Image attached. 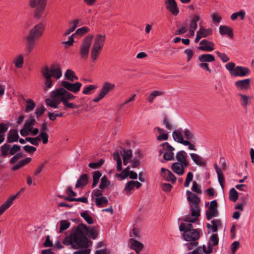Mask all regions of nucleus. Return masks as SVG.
Wrapping results in <instances>:
<instances>
[{
  "label": "nucleus",
  "mask_w": 254,
  "mask_h": 254,
  "mask_svg": "<svg viewBox=\"0 0 254 254\" xmlns=\"http://www.w3.org/2000/svg\"><path fill=\"white\" fill-rule=\"evenodd\" d=\"M161 171V176L166 181L172 183L176 182L177 178L171 171L164 168H162Z\"/></svg>",
  "instance_id": "5701e85b"
},
{
  "label": "nucleus",
  "mask_w": 254,
  "mask_h": 254,
  "mask_svg": "<svg viewBox=\"0 0 254 254\" xmlns=\"http://www.w3.org/2000/svg\"><path fill=\"white\" fill-rule=\"evenodd\" d=\"M18 194L9 197L0 207V215L9 208L12 204L13 201L17 197Z\"/></svg>",
  "instance_id": "bb28decb"
},
{
  "label": "nucleus",
  "mask_w": 254,
  "mask_h": 254,
  "mask_svg": "<svg viewBox=\"0 0 254 254\" xmlns=\"http://www.w3.org/2000/svg\"><path fill=\"white\" fill-rule=\"evenodd\" d=\"M141 186L142 184L138 181H130L126 183L124 191H126L127 194H130L131 191L134 189V188L138 189Z\"/></svg>",
  "instance_id": "b1692460"
},
{
  "label": "nucleus",
  "mask_w": 254,
  "mask_h": 254,
  "mask_svg": "<svg viewBox=\"0 0 254 254\" xmlns=\"http://www.w3.org/2000/svg\"><path fill=\"white\" fill-rule=\"evenodd\" d=\"M26 108L25 112H29L32 111L36 106V105L34 101L31 99H28L26 101Z\"/></svg>",
  "instance_id": "79ce46f5"
},
{
  "label": "nucleus",
  "mask_w": 254,
  "mask_h": 254,
  "mask_svg": "<svg viewBox=\"0 0 254 254\" xmlns=\"http://www.w3.org/2000/svg\"><path fill=\"white\" fill-rule=\"evenodd\" d=\"M96 205L99 207H102L107 205L108 200L106 196L96 197L95 198Z\"/></svg>",
  "instance_id": "72a5a7b5"
},
{
  "label": "nucleus",
  "mask_w": 254,
  "mask_h": 254,
  "mask_svg": "<svg viewBox=\"0 0 254 254\" xmlns=\"http://www.w3.org/2000/svg\"><path fill=\"white\" fill-rule=\"evenodd\" d=\"M115 87V85L109 82H105L100 91L106 96L110 92L113 91Z\"/></svg>",
  "instance_id": "c756f323"
},
{
  "label": "nucleus",
  "mask_w": 254,
  "mask_h": 254,
  "mask_svg": "<svg viewBox=\"0 0 254 254\" xmlns=\"http://www.w3.org/2000/svg\"><path fill=\"white\" fill-rule=\"evenodd\" d=\"M102 174L99 171H96L93 173V188L95 187L98 184L99 180Z\"/></svg>",
  "instance_id": "a19ab883"
},
{
  "label": "nucleus",
  "mask_w": 254,
  "mask_h": 254,
  "mask_svg": "<svg viewBox=\"0 0 254 254\" xmlns=\"http://www.w3.org/2000/svg\"><path fill=\"white\" fill-rule=\"evenodd\" d=\"M217 207L218 204L216 200H214L210 202L208 210L206 211V218L208 220H210L218 215Z\"/></svg>",
  "instance_id": "6ab92c4d"
},
{
  "label": "nucleus",
  "mask_w": 254,
  "mask_h": 254,
  "mask_svg": "<svg viewBox=\"0 0 254 254\" xmlns=\"http://www.w3.org/2000/svg\"><path fill=\"white\" fill-rule=\"evenodd\" d=\"M161 146L163 149L164 152L163 158L167 161L173 160L174 159V151L175 149L168 142H165L161 144Z\"/></svg>",
  "instance_id": "2eb2a0df"
},
{
  "label": "nucleus",
  "mask_w": 254,
  "mask_h": 254,
  "mask_svg": "<svg viewBox=\"0 0 254 254\" xmlns=\"http://www.w3.org/2000/svg\"><path fill=\"white\" fill-rule=\"evenodd\" d=\"M219 239L217 234H213L209 240V244L214 246L218 244Z\"/></svg>",
  "instance_id": "5fc2aeb1"
},
{
  "label": "nucleus",
  "mask_w": 254,
  "mask_h": 254,
  "mask_svg": "<svg viewBox=\"0 0 254 254\" xmlns=\"http://www.w3.org/2000/svg\"><path fill=\"white\" fill-rule=\"evenodd\" d=\"M90 31L89 28L87 26H84L81 28H78L76 30L75 32L73 34L74 36L77 35L79 36H81Z\"/></svg>",
  "instance_id": "c03bdc74"
},
{
  "label": "nucleus",
  "mask_w": 254,
  "mask_h": 254,
  "mask_svg": "<svg viewBox=\"0 0 254 254\" xmlns=\"http://www.w3.org/2000/svg\"><path fill=\"white\" fill-rule=\"evenodd\" d=\"M60 232L61 233L64 230L68 228L70 225V223L66 220H62L61 221Z\"/></svg>",
  "instance_id": "4d7b16f0"
},
{
  "label": "nucleus",
  "mask_w": 254,
  "mask_h": 254,
  "mask_svg": "<svg viewBox=\"0 0 254 254\" xmlns=\"http://www.w3.org/2000/svg\"><path fill=\"white\" fill-rule=\"evenodd\" d=\"M163 92L159 91H154L152 92L148 97V101L150 103H152L154 98L157 96L161 95Z\"/></svg>",
  "instance_id": "49530a36"
},
{
  "label": "nucleus",
  "mask_w": 254,
  "mask_h": 254,
  "mask_svg": "<svg viewBox=\"0 0 254 254\" xmlns=\"http://www.w3.org/2000/svg\"><path fill=\"white\" fill-rule=\"evenodd\" d=\"M40 137H41L43 144H46L48 142L49 136L47 132H40Z\"/></svg>",
  "instance_id": "0e129e2a"
},
{
  "label": "nucleus",
  "mask_w": 254,
  "mask_h": 254,
  "mask_svg": "<svg viewBox=\"0 0 254 254\" xmlns=\"http://www.w3.org/2000/svg\"><path fill=\"white\" fill-rule=\"evenodd\" d=\"M132 153L131 149H124L121 151L120 153L119 152H116L113 154V158L117 162V170L118 171H121L122 169V161L120 154L123 157L124 165H127V163L131 162Z\"/></svg>",
  "instance_id": "9d476101"
},
{
  "label": "nucleus",
  "mask_w": 254,
  "mask_h": 254,
  "mask_svg": "<svg viewBox=\"0 0 254 254\" xmlns=\"http://www.w3.org/2000/svg\"><path fill=\"white\" fill-rule=\"evenodd\" d=\"M212 35L211 28H205L203 26L200 25L199 30L196 32V38L194 42L196 43L199 42L200 40L203 38H206Z\"/></svg>",
  "instance_id": "f3484780"
},
{
  "label": "nucleus",
  "mask_w": 254,
  "mask_h": 254,
  "mask_svg": "<svg viewBox=\"0 0 254 254\" xmlns=\"http://www.w3.org/2000/svg\"><path fill=\"white\" fill-rule=\"evenodd\" d=\"M9 145L7 144H4L1 146V154L3 156H6L8 153V151L9 150Z\"/></svg>",
  "instance_id": "680f3d73"
},
{
  "label": "nucleus",
  "mask_w": 254,
  "mask_h": 254,
  "mask_svg": "<svg viewBox=\"0 0 254 254\" xmlns=\"http://www.w3.org/2000/svg\"><path fill=\"white\" fill-rule=\"evenodd\" d=\"M187 199L190 202V214L186 215L183 220L187 222H196L198 221L200 215V198L190 190L186 191Z\"/></svg>",
  "instance_id": "39448f33"
},
{
  "label": "nucleus",
  "mask_w": 254,
  "mask_h": 254,
  "mask_svg": "<svg viewBox=\"0 0 254 254\" xmlns=\"http://www.w3.org/2000/svg\"><path fill=\"white\" fill-rule=\"evenodd\" d=\"M93 38V35H88L82 41L79 48V55L81 59L86 60L88 58Z\"/></svg>",
  "instance_id": "f8f14e48"
},
{
  "label": "nucleus",
  "mask_w": 254,
  "mask_h": 254,
  "mask_svg": "<svg viewBox=\"0 0 254 254\" xmlns=\"http://www.w3.org/2000/svg\"><path fill=\"white\" fill-rule=\"evenodd\" d=\"M186 156L187 153L184 150L178 151L176 155L177 161L173 163L171 166L172 170L179 176L184 175L186 169L189 166Z\"/></svg>",
  "instance_id": "0eeeda50"
},
{
  "label": "nucleus",
  "mask_w": 254,
  "mask_h": 254,
  "mask_svg": "<svg viewBox=\"0 0 254 254\" xmlns=\"http://www.w3.org/2000/svg\"><path fill=\"white\" fill-rule=\"evenodd\" d=\"M41 73L44 79L43 90L45 91H47L52 87L54 83L52 77L56 79H59L62 76V70L60 66L58 64H53L50 67L44 66L41 70Z\"/></svg>",
  "instance_id": "423d86ee"
},
{
  "label": "nucleus",
  "mask_w": 254,
  "mask_h": 254,
  "mask_svg": "<svg viewBox=\"0 0 254 254\" xmlns=\"http://www.w3.org/2000/svg\"><path fill=\"white\" fill-rule=\"evenodd\" d=\"M200 19V16L198 14L193 15L192 18L190 20L189 28L196 29L197 27V22Z\"/></svg>",
  "instance_id": "c9c22d12"
},
{
  "label": "nucleus",
  "mask_w": 254,
  "mask_h": 254,
  "mask_svg": "<svg viewBox=\"0 0 254 254\" xmlns=\"http://www.w3.org/2000/svg\"><path fill=\"white\" fill-rule=\"evenodd\" d=\"M192 222H185L180 224L179 230L183 232L182 234L183 239L189 242L185 244V246L188 250H191L198 246L197 241L200 237V230L199 229H193Z\"/></svg>",
  "instance_id": "7ed1b4c3"
},
{
  "label": "nucleus",
  "mask_w": 254,
  "mask_h": 254,
  "mask_svg": "<svg viewBox=\"0 0 254 254\" xmlns=\"http://www.w3.org/2000/svg\"><path fill=\"white\" fill-rule=\"evenodd\" d=\"M23 149L28 153H32L36 150V148L27 145L23 146Z\"/></svg>",
  "instance_id": "69168bd1"
},
{
  "label": "nucleus",
  "mask_w": 254,
  "mask_h": 254,
  "mask_svg": "<svg viewBox=\"0 0 254 254\" xmlns=\"http://www.w3.org/2000/svg\"><path fill=\"white\" fill-rule=\"evenodd\" d=\"M198 65L201 68L206 70L207 71L209 72V73H211L212 71L210 69V68L209 67L208 64L207 63L200 62V63Z\"/></svg>",
  "instance_id": "338daca9"
},
{
  "label": "nucleus",
  "mask_w": 254,
  "mask_h": 254,
  "mask_svg": "<svg viewBox=\"0 0 254 254\" xmlns=\"http://www.w3.org/2000/svg\"><path fill=\"white\" fill-rule=\"evenodd\" d=\"M13 64L17 68H22L24 64V57L23 55L19 54L16 56L13 60Z\"/></svg>",
  "instance_id": "4c0bfd02"
},
{
  "label": "nucleus",
  "mask_w": 254,
  "mask_h": 254,
  "mask_svg": "<svg viewBox=\"0 0 254 254\" xmlns=\"http://www.w3.org/2000/svg\"><path fill=\"white\" fill-rule=\"evenodd\" d=\"M165 4L166 9L172 14L177 15L179 13V9L175 0H165Z\"/></svg>",
  "instance_id": "412c9836"
},
{
  "label": "nucleus",
  "mask_w": 254,
  "mask_h": 254,
  "mask_svg": "<svg viewBox=\"0 0 254 254\" xmlns=\"http://www.w3.org/2000/svg\"><path fill=\"white\" fill-rule=\"evenodd\" d=\"M211 224L207 223L206 227L209 230L208 233L216 232L218 228L221 227V222L219 219H214L211 221Z\"/></svg>",
  "instance_id": "a878e982"
},
{
  "label": "nucleus",
  "mask_w": 254,
  "mask_h": 254,
  "mask_svg": "<svg viewBox=\"0 0 254 254\" xmlns=\"http://www.w3.org/2000/svg\"><path fill=\"white\" fill-rule=\"evenodd\" d=\"M155 130H157L159 135L157 137V139L158 141H163V140H167L168 139V133L165 132V131L163 129L159 127H156L154 128Z\"/></svg>",
  "instance_id": "e433bc0d"
},
{
  "label": "nucleus",
  "mask_w": 254,
  "mask_h": 254,
  "mask_svg": "<svg viewBox=\"0 0 254 254\" xmlns=\"http://www.w3.org/2000/svg\"><path fill=\"white\" fill-rule=\"evenodd\" d=\"M44 107L43 106H41L36 109L35 113L37 117H40L44 113Z\"/></svg>",
  "instance_id": "774afa93"
},
{
  "label": "nucleus",
  "mask_w": 254,
  "mask_h": 254,
  "mask_svg": "<svg viewBox=\"0 0 254 254\" xmlns=\"http://www.w3.org/2000/svg\"><path fill=\"white\" fill-rule=\"evenodd\" d=\"M47 0H29V5L30 7L36 8L35 16L37 18H40L42 13L44 10Z\"/></svg>",
  "instance_id": "4468645a"
},
{
  "label": "nucleus",
  "mask_w": 254,
  "mask_h": 254,
  "mask_svg": "<svg viewBox=\"0 0 254 254\" xmlns=\"http://www.w3.org/2000/svg\"><path fill=\"white\" fill-rule=\"evenodd\" d=\"M110 184V182L108 180L106 176H104L101 180V183L99 186V188L101 190L105 189Z\"/></svg>",
  "instance_id": "37998d69"
},
{
  "label": "nucleus",
  "mask_w": 254,
  "mask_h": 254,
  "mask_svg": "<svg viewBox=\"0 0 254 254\" xmlns=\"http://www.w3.org/2000/svg\"><path fill=\"white\" fill-rule=\"evenodd\" d=\"M26 40V47H25V51L27 53L30 54L32 52V51L34 49L37 42L36 40L31 39L28 37H25Z\"/></svg>",
  "instance_id": "c85d7f7f"
},
{
  "label": "nucleus",
  "mask_w": 254,
  "mask_h": 254,
  "mask_svg": "<svg viewBox=\"0 0 254 254\" xmlns=\"http://www.w3.org/2000/svg\"><path fill=\"white\" fill-rule=\"evenodd\" d=\"M245 12L243 11H239L237 12L233 13L231 16V18L232 20H236L238 17H240L241 19H244L245 18Z\"/></svg>",
  "instance_id": "09e8293b"
},
{
  "label": "nucleus",
  "mask_w": 254,
  "mask_h": 254,
  "mask_svg": "<svg viewBox=\"0 0 254 254\" xmlns=\"http://www.w3.org/2000/svg\"><path fill=\"white\" fill-rule=\"evenodd\" d=\"M74 34H72L68 38V40L63 43V45L65 48L72 46L74 43Z\"/></svg>",
  "instance_id": "864d4df0"
},
{
  "label": "nucleus",
  "mask_w": 254,
  "mask_h": 254,
  "mask_svg": "<svg viewBox=\"0 0 254 254\" xmlns=\"http://www.w3.org/2000/svg\"><path fill=\"white\" fill-rule=\"evenodd\" d=\"M214 168L215 169L216 173L218 176V181L222 188H223V180H224V176L223 174L221 168H220L217 164H214Z\"/></svg>",
  "instance_id": "58836bf2"
},
{
  "label": "nucleus",
  "mask_w": 254,
  "mask_h": 254,
  "mask_svg": "<svg viewBox=\"0 0 254 254\" xmlns=\"http://www.w3.org/2000/svg\"><path fill=\"white\" fill-rule=\"evenodd\" d=\"M88 181V177L87 174H83L81 175L79 179L77 181L76 184V188H80L82 187L85 186Z\"/></svg>",
  "instance_id": "f704fd0d"
},
{
  "label": "nucleus",
  "mask_w": 254,
  "mask_h": 254,
  "mask_svg": "<svg viewBox=\"0 0 254 254\" xmlns=\"http://www.w3.org/2000/svg\"><path fill=\"white\" fill-rule=\"evenodd\" d=\"M238 198V192L235 190L234 188H232L230 190L229 192V199L235 202Z\"/></svg>",
  "instance_id": "a18cd8bd"
},
{
  "label": "nucleus",
  "mask_w": 254,
  "mask_h": 254,
  "mask_svg": "<svg viewBox=\"0 0 254 254\" xmlns=\"http://www.w3.org/2000/svg\"><path fill=\"white\" fill-rule=\"evenodd\" d=\"M251 83L250 78H245L235 81L234 85L238 91H248L251 88Z\"/></svg>",
  "instance_id": "a211bd4d"
},
{
  "label": "nucleus",
  "mask_w": 254,
  "mask_h": 254,
  "mask_svg": "<svg viewBox=\"0 0 254 254\" xmlns=\"http://www.w3.org/2000/svg\"><path fill=\"white\" fill-rule=\"evenodd\" d=\"M219 30L220 34L222 35H227L230 38L233 37V31L230 27L227 26L221 25Z\"/></svg>",
  "instance_id": "473e14b6"
},
{
  "label": "nucleus",
  "mask_w": 254,
  "mask_h": 254,
  "mask_svg": "<svg viewBox=\"0 0 254 254\" xmlns=\"http://www.w3.org/2000/svg\"><path fill=\"white\" fill-rule=\"evenodd\" d=\"M87 231L88 228L85 225L83 224L78 225L70 237H66L64 240L63 244L65 245H71L74 249L86 247L88 239L84 236V233Z\"/></svg>",
  "instance_id": "20e7f679"
},
{
  "label": "nucleus",
  "mask_w": 254,
  "mask_h": 254,
  "mask_svg": "<svg viewBox=\"0 0 254 254\" xmlns=\"http://www.w3.org/2000/svg\"><path fill=\"white\" fill-rule=\"evenodd\" d=\"M240 247V243L238 241L234 242L231 246V250L232 254H234L236 250Z\"/></svg>",
  "instance_id": "052dcab7"
},
{
  "label": "nucleus",
  "mask_w": 254,
  "mask_h": 254,
  "mask_svg": "<svg viewBox=\"0 0 254 254\" xmlns=\"http://www.w3.org/2000/svg\"><path fill=\"white\" fill-rule=\"evenodd\" d=\"M61 85L65 90L76 93L80 91L82 84L79 82L72 83L67 81H62Z\"/></svg>",
  "instance_id": "dca6fc26"
},
{
  "label": "nucleus",
  "mask_w": 254,
  "mask_h": 254,
  "mask_svg": "<svg viewBox=\"0 0 254 254\" xmlns=\"http://www.w3.org/2000/svg\"><path fill=\"white\" fill-rule=\"evenodd\" d=\"M198 60L200 62L211 63L215 61V57L211 54H204L199 55Z\"/></svg>",
  "instance_id": "7c9ffc66"
},
{
  "label": "nucleus",
  "mask_w": 254,
  "mask_h": 254,
  "mask_svg": "<svg viewBox=\"0 0 254 254\" xmlns=\"http://www.w3.org/2000/svg\"><path fill=\"white\" fill-rule=\"evenodd\" d=\"M199 45L198 49L202 51L211 52L214 49V43L206 39L201 40Z\"/></svg>",
  "instance_id": "4be33fe9"
},
{
  "label": "nucleus",
  "mask_w": 254,
  "mask_h": 254,
  "mask_svg": "<svg viewBox=\"0 0 254 254\" xmlns=\"http://www.w3.org/2000/svg\"><path fill=\"white\" fill-rule=\"evenodd\" d=\"M192 190L198 194H201L202 192L199 185L196 182H193Z\"/></svg>",
  "instance_id": "13d9d810"
},
{
  "label": "nucleus",
  "mask_w": 254,
  "mask_h": 254,
  "mask_svg": "<svg viewBox=\"0 0 254 254\" xmlns=\"http://www.w3.org/2000/svg\"><path fill=\"white\" fill-rule=\"evenodd\" d=\"M241 106L246 109L251 105L252 97L244 93H239L237 95Z\"/></svg>",
  "instance_id": "aec40b11"
},
{
  "label": "nucleus",
  "mask_w": 254,
  "mask_h": 254,
  "mask_svg": "<svg viewBox=\"0 0 254 254\" xmlns=\"http://www.w3.org/2000/svg\"><path fill=\"white\" fill-rule=\"evenodd\" d=\"M104 163V160L103 159H101L98 162H93L90 163L89 164V167L92 169H97L100 168Z\"/></svg>",
  "instance_id": "603ef678"
},
{
  "label": "nucleus",
  "mask_w": 254,
  "mask_h": 254,
  "mask_svg": "<svg viewBox=\"0 0 254 254\" xmlns=\"http://www.w3.org/2000/svg\"><path fill=\"white\" fill-rule=\"evenodd\" d=\"M190 155L192 160L196 165L199 166H204L206 165V160L199 155L195 153H191Z\"/></svg>",
  "instance_id": "393cba45"
},
{
  "label": "nucleus",
  "mask_w": 254,
  "mask_h": 254,
  "mask_svg": "<svg viewBox=\"0 0 254 254\" xmlns=\"http://www.w3.org/2000/svg\"><path fill=\"white\" fill-rule=\"evenodd\" d=\"M36 124V121L35 119L32 117H29L25 121L23 128L20 129V134L22 136H27L29 135H37L39 130L38 128L34 127Z\"/></svg>",
  "instance_id": "9b49d317"
},
{
  "label": "nucleus",
  "mask_w": 254,
  "mask_h": 254,
  "mask_svg": "<svg viewBox=\"0 0 254 254\" xmlns=\"http://www.w3.org/2000/svg\"><path fill=\"white\" fill-rule=\"evenodd\" d=\"M216 53L223 62L226 63L230 60V58L225 53H220L219 51H216Z\"/></svg>",
  "instance_id": "6e6d98bb"
},
{
  "label": "nucleus",
  "mask_w": 254,
  "mask_h": 254,
  "mask_svg": "<svg viewBox=\"0 0 254 254\" xmlns=\"http://www.w3.org/2000/svg\"><path fill=\"white\" fill-rule=\"evenodd\" d=\"M225 66L232 76L244 77L248 76L251 73V70L249 67L242 65L236 66L233 62L226 64Z\"/></svg>",
  "instance_id": "6e6552de"
},
{
  "label": "nucleus",
  "mask_w": 254,
  "mask_h": 254,
  "mask_svg": "<svg viewBox=\"0 0 254 254\" xmlns=\"http://www.w3.org/2000/svg\"><path fill=\"white\" fill-rule=\"evenodd\" d=\"M19 136L16 129H11L7 135V141L9 143L16 142L18 140Z\"/></svg>",
  "instance_id": "2f4dec72"
},
{
  "label": "nucleus",
  "mask_w": 254,
  "mask_h": 254,
  "mask_svg": "<svg viewBox=\"0 0 254 254\" xmlns=\"http://www.w3.org/2000/svg\"><path fill=\"white\" fill-rule=\"evenodd\" d=\"M106 36L105 34L96 35L94 44L91 48V57L93 61H96L104 45Z\"/></svg>",
  "instance_id": "1a4fd4ad"
},
{
  "label": "nucleus",
  "mask_w": 254,
  "mask_h": 254,
  "mask_svg": "<svg viewBox=\"0 0 254 254\" xmlns=\"http://www.w3.org/2000/svg\"><path fill=\"white\" fill-rule=\"evenodd\" d=\"M64 76L67 80L70 81H73L74 80H77L78 77L76 76L74 71L71 69H67L64 73Z\"/></svg>",
  "instance_id": "ea45409f"
},
{
  "label": "nucleus",
  "mask_w": 254,
  "mask_h": 254,
  "mask_svg": "<svg viewBox=\"0 0 254 254\" xmlns=\"http://www.w3.org/2000/svg\"><path fill=\"white\" fill-rule=\"evenodd\" d=\"M172 137L176 142L188 146L189 150H196L197 139L192 129L179 128L173 131Z\"/></svg>",
  "instance_id": "f03ea898"
},
{
  "label": "nucleus",
  "mask_w": 254,
  "mask_h": 254,
  "mask_svg": "<svg viewBox=\"0 0 254 254\" xmlns=\"http://www.w3.org/2000/svg\"><path fill=\"white\" fill-rule=\"evenodd\" d=\"M97 88V86L94 85H89L84 87L82 93L85 95H89L92 91L95 90Z\"/></svg>",
  "instance_id": "de8ad7c7"
},
{
  "label": "nucleus",
  "mask_w": 254,
  "mask_h": 254,
  "mask_svg": "<svg viewBox=\"0 0 254 254\" xmlns=\"http://www.w3.org/2000/svg\"><path fill=\"white\" fill-rule=\"evenodd\" d=\"M81 216L84 220L89 224L93 223V220L91 216L88 214L87 211H84L81 214Z\"/></svg>",
  "instance_id": "3c124183"
},
{
  "label": "nucleus",
  "mask_w": 254,
  "mask_h": 254,
  "mask_svg": "<svg viewBox=\"0 0 254 254\" xmlns=\"http://www.w3.org/2000/svg\"><path fill=\"white\" fill-rule=\"evenodd\" d=\"M211 17L215 23H220L222 19L221 16L217 13H212Z\"/></svg>",
  "instance_id": "bf43d9fd"
},
{
  "label": "nucleus",
  "mask_w": 254,
  "mask_h": 254,
  "mask_svg": "<svg viewBox=\"0 0 254 254\" xmlns=\"http://www.w3.org/2000/svg\"><path fill=\"white\" fill-rule=\"evenodd\" d=\"M44 30V24L41 22L38 23L30 29L28 34L26 37L37 41L42 37Z\"/></svg>",
  "instance_id": "ddd939ff"
},
{
  "label": "nucleus",
  "mask_w": 254,
  "mask_h": 254,
  "mask_svg": "<svg viewBox=\"0 0 254 254\" xmlns=\"http://www.w3.org/2000/svg\"><path fill=\"white\" fill-rule=\"evenodd\" d=\"M193 178V173L191 172H189L187 175L186 179L184 184L185 187L187 188L190 186V183L192 181Z\"/></svg>",
  "instance_id": "8fccbe9b"
},
{
  "label": "nucleus",
  "mask_w": 254,
  "mask_h": 254,
  "mask_svg": "<svg viewBox=\"0 0 254 254\" xmlns=\"http://www.w3.org/2000/svg\"><path fill=\"white\" fill-rule=\"evenodd\" d=\"M129 242L131 244L130 248L134 250L137 254H139L143 248V245L142 243L133 238L129 239Z\"/></svg>",
  "instance_id": "cd10ccee"
},
{
  "label": "nucleus",
  "mask_w": 254,
  "mask_h": 254,
  "mask_svg": "<svg viewBox=\"0 0 254 254\" xmlns=\"http://www.w3.org/2000/svg\"><path fill=\"white\" fill-rule=\"evenodd\" d=\"M163 124L167 129L169 130H172L173 129V125L167 118H165L163 119Z\"/></svg>",
  "instance_id": "e2e57ef3"
},
{
  "label": "nucleus",
  "mask_w": 254,
  "mask_h": 254,
  "mask_svg": "<svg viewBox=\"0 0 254 254\" xmlns=\"http://www.w3.org/2000/svg\"><path fill=\"white\" fill-rule=\"evenodd\" d=\"M75 97L69 91L63 87L53 90L50 93V97L46 99V104L53 108H59V105L63 103L65 109H77L79 106L68 101L73 100Z\"/></svg>",
  "instance_id": "f257e3e1"
}]
</instances>
